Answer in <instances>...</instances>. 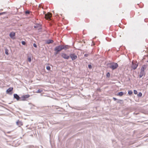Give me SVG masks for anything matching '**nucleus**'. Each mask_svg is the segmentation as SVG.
<instances>
[{
	"mask_svg": "<svg viewBox=\"0 0 148 148\" xmlns=\"http://www.w3.org/2000/svg\"><path fill=\"white\" fill-rule=\"evenodd\" d=\"M62 57L65 59H69V56L67 55L66 54L62 53L61 54Z\"/></svg>",
	"mask_w": 148,
	"mask_h": 148,
	"instance_id": "7",
	"label": "nucleus"
},
{
	"mask_svg": "<svg viewBox=\"0 0 148 148\" xmlns=\"http://www.w3.org/2000/svg\"><path fill=\"white\" fill-rule=\"evenodd\" d=\"M51 68L50 66H48L46 67V69L48 71H49L50 69Z\"/></svg>",
	"mask_w": 148,
	"mask_h": 148,
	"instance_id": "22",
	"label": "nucleus"
},
{
	"mask_svg": "<svg viewBox=\"0 0 148 148\" xmlns=\"http://www.w3.org/2000/svg\"><path fill=\"white\" fill-rule=\"evenodd\" d=\"M41 25L40 24H37L34 26V28H41Z\"/></svg>",
	"mask_w": 148,
	"mask_h": 148,
	"instance_id": "12",
	"label": "nucleus"
},
{
	"mask_svg": "<svg viewBox=\"0 0 148 148\" xmlns=\"http://www.w3.org/2000/svg\"><path fill=\"white\" fill-rule=\"evenodd\" d=\"M63 46L64 47V49H66L67 48H68V46H63Z\"/></svg>",
	"mask_w": 148,
	"mask_h": 148,
	"instance_id": "23",
	"label": "nucleus"
},
{
	"mask_svg": "<svg viewBox=\"0 0 148 148\" xmlns=\"http://www.w3.org/2000/svg\"><path fill=\"white\" fill-rule=\"evenodd\" d=\"M53 40H49L47 41L46 43L47 44H49L50 43H53Z\"/></svg>",
	"mask_w": 148,
	"mask_h": 148,
	"instance_id": "14",
	"label": "nucleus"
},
{
	"mask_svg": "<svg viewBox=\"0 0 148 148\" xmlns=\"http://www.w3.org/2000/svg\"><path fill=\"white\" fill-rule=\"evenodd\" d=\"M43 91V90H40L38 89V90H37L36 91V93H41Z\"/></svg>",
	"mask_w": 148,
	"mask_h": 148,
	"instance_id": "18",
	"label": "nucleus"
},
{
	"mask_svg": "<svg viewBox=\"0 0 148 148\" xmlns=\"http://www.w3.org/2000/svg\"><path fill=\"white\" fill-rule=\"evenodd\" d=\"M6 13V12H5L0 13V15L3 14H5Z\"/></svg>",
	"mask_w": 148,
	"mask_h": 148,
	"instance_id": "28",
	"label": "nucleus"
},
{
	"mask_svg": "<svg viewBox=\"0 0 148 148\" xmlns=\"http://www.w3.org/2000/svg\"><path fill=\"white\" fill-rule=\"evenodd\" d=\"M113 99H114V100H116L117 99L113 97Z\"/></svg>",
	"mask_w": 148,
	"mask_h": 148,
	"instance_id": "32",
	"label": "nucleus"
},
{
	"mask_svg": "<svg viewBox=\"0 0 148 148\" xmlns=\"http://www.w3.org/2000/svg\"><path fill=\"white\" fill-rule=\"evenodd\" d=\"M43 14H45V12L44 11H43Z\"/></svg>",
	"mask_w": 148,
	"mask_h": 148,
	"instance_id": "35",
	"label": "nucleus"
},
{
	"mask_svg": "<svg viewBox=\"0 0 148 148\" xmlns=\"http://www.w3.org/2000/svg\"><path fill=\"white\" fill-rule=\"evenodd\" d=\"M145 74V72L143 71H140L139 77L140 78H141Z\"/></svg>",
	"mask_w": 148,
	"mask_h": 148,
	"instance_id": "13",
	"label": "nucleus"
},
{
	"mask_svg": "<svg viewBox=\"0 0 148 148\" xmlns=\"http://www.w3.org/2000/svg\"><path fill=\"white\" fill-rule=\"evenodd\" d=\"M132 90H129L128 92V94L129 95H131L132 93Z\"/></svg>",
	"mask_w": 148,
	"mask_h": 148,
	"instance_id": "19",
	"label": "nucleus"
},
{
	"mask_svg": "<svg viewBox=\"0 0 148 148\" xmlns=\"http://www.w3.org/2000/svg\"><path fill=\"white\" fill-rule=\"evenodd\" d=\"M72 60H74L77 58V56L74 53H71L70 55L69 56Z\"/></svg>",
	"mask_w": 148,
	"mask_h": 148,
	"instance_id": "5",
	"label": "nucleus"
},
{
	"mask_svg": "<svg viewBox=\"0 0 148 148\" xmlns=\"http://www.w3.org/2000/svg\"><path fill=\"white\" fill-rule=\"evenodd\" d=\"M45 18L47 19V20L49 21H51V14L50 12H48L47 14H45Z\"/></svg>",
	"mask_w": 148,
	"mask_h": 148,
	"instance_id": "3",
	"label": "nucleus"
},
{
	"mask_svg": "<svg viewBox=\"0 0 148 148\" xmlns=\"http://www.w3.org/2000/svg\"><path fill=\"white\" fill-rule=\"evenodd\" d=\"M124 94V93L122 92H121L118 93V95L120 96H122Z\"/></svg>",
	"mask_w": 148,
	"mask_h": 148,
	"instance_id": "16",
	"label": "nucleus"
},
{
	"mask_svg": "<svg viewBox=\"0 0 148 148\" xmlns=\"http://www.w3.org/2000/svg\"><path fill=\"white\" fill-rule=\"evenodd\" d=\"M39 7H40V5H39Z\"/></svg>",
	"mask_w": 148,
	"mask_h": 148,
	"instance_id": "34",
	"label": "nucleus"
},
{
	"mask_svg": "<svg viewBox=\"0 0 148 148\" xmlns=\"http://www.w3.org/2000/svg\"><path fill=\"white\" fill-rule=\"evenodd\" d=\"M33 46L34 47H37V45H36L35 43H34L33 44Z\"/></svg>",
	"mask_w": 148,
	"mask_h": 148,
	"instance_id": "31",
	"label": "nucleus"
},
{
	"mask_svg": "<svg viewBox=\"0 0 148 148\" xmlns=\"http://www.w3.org/2000/svg\"><path fill=\"white\" fill-rule=\"evenodd\" d=\"M30 13V11L29 10H27L25 12V13L26 14H29Z\"/></svg>",
	"mask_w": 148,
	"mask_h": 148,
	"instance_id": "17",
	"label": "nucleus"
},
{
	"mask_svg": "<svg viewBox=\"0 0 148 148\" xmlns=\"http://www.w3.org/2000/svg\"><path fill=\"white\" fill-rule=\"evenodd\" d=\"M5 53L6 55H8V50L7 49H5Z\"/></svg>",
	"mask_w": 148,
	"mask_h": 148,
	"instance_id": "15",
	"label": "nucleus"
},
{
	"mask_svg": "<svg viewBox=\"0 0 148 148\" xmlns=\"http://www.w3.org/2000/svg\"><path fill=\"white\" fill-rule=\"evenodd\" d=\"M88 68L89 69H91V68H92V66L91 65L89 64L88 65Z\"/></svg>",
	"mask_w": 148,
	"mask_h": 148,
	"instance_id": "30",
	"label": "nucleus"
},
{
	"mask_svg": "<svg viewBox=\"0 0 148 148\" xmlns=\"http://www.w3.org/2000/svg\"><path fill=\"white\" fill-rule=\"evenodd\" d=\"M110 74L109 72H108L106 74V76L107 77H110Z\"/></svg>",
	"mask_w": 148,
	"mask_h": 148,
	"instance_id": "20",
	"label": "nucleus"
},
{
	"mask_svg": "<svg viewBox=\"0 0 148 148\" xmlns=\"http://www.w3.org/2000/svg\"><path fill=\"white\" fill-rule=\"evenodd\" d=\"M14 97L17 100H18L19 99H20V98L19 96L16 94H14Z\"/></svg>",
	"mask_w": 148,
	"mask_h": 148,
	"instance_id": "9",
	"label": "nucleus"
},
{
	"mask_svg": "<svg viewBox=\"0 0 148 148\" xmlns=\"http://www.w3.org/2000/svg\"><path fill=\"white\" fill-rule=\"evenodd\" d=\"M28 61L29 62H30L31 61V58L29 57L28 58Z\"/></svg>",
	"mask_w": 148,
	"mask_h": 148,
	"instance_id": "25",
	"label": "nucleus"
},
{
	"mask_svg": "<svg viewBox=\"0 0 148 148\" xmlns=\"http://www.w3.org/2000/svg\"><path fill=\"white\" fill-rule=\"evenodd\" d=\"M138 66L137 62L133 61L132 62V68L134 69H135Z\"/></svg>",
	"mask_w": 148,
	"mask_h": 148,
	"instance_id": "4",
	"label": "nucleus"
},
{
	"mask_svg": "<svg viewBox=\"0 0 148 148\" xmlns=\"http://www.w3.org/2000/svg\"><path fill=\"white\" fill-rule=\"evenodd\" d=\"M142 93L140 92L138 93V96H139V97H141L142 96Z\"/></svg>",
	"mask_w": 148,
	"mask_h": 148,
	"instance_id": "24",
	"label": "nucleus"
},
{
	"mask_svg": "<svg viewBox=\"0 0 148 148\" xmlns=\"http://www.w3.org/2000/svg\"><path fill=\"white\" fill-rule=\"evenodd\" d=\"M13 88L12 87H10L8 89L6 90V93H8L10 92H11L13 90Z\"/></svg>",
	"mask_w": 148,
	"mask_h": 148,
	"instance_id": "11",
	"label": "nucleus"
},
{
	"mask_svg": "<svg viewBox=\"0 0 148 148\" xmlns=\"http://www.w3.org/2000/svg\"><path fill=\"white\" fill-rule=\"evenodd\" d=\"M64 48V47L62 45H60L56 47L54 49V50L56 51V52L55 53V55H56L59 52H60Z\"/></svg>",
	"mask_w": 148,
	"mask_h": 148,
	"instance_id": "1",
	"label": "nucleus"
},
{
	"mask_svg": "<svg viewBox=\"0 0 148 148\" xmlns=\"http://www.w3.org/2000/svg\"><path fill=\"white\" fill-rule=\"evenodd\" d=\"M118 66V65L117 63H112L110 64L109 68L114 70L116 69Z\"/></svg>",
	"mask_w": 148,
	"mask_h": 148,
	"instance_id": "2",
	"label": "nucleus"
},
{
	"mask_svg": "<svg viewBox=\"0 0 148 148\" xmlns=\"http://www.w3.org/2000/svg\"><path fill=\"white\" fill-rule=\"evenodd\" d=\"M21 43L23 45H25V42L24 41H22Z\"/></svg>",
	"mask_w": 148,
	"mask_h": 148,
	"instance_id": "27",
	"label": "nucleus"
},
{
	"mask_svg": "<svg viewBox=\"0 0 148 148\" xmlns=\"http://www.w3.org/2000/svg\"><path fill=\"white\" fill-rule=\"evenodd\" d=\"M49 25H50V26H51V24L50 23H49Z\"/></svg>",
	"mask_w": 148,
	"mask_h": 148,
	"instance_id": "33",
	"label": "nucleus"
},
{
	"mask_svg": "<svg viewBox=\"0 0 148 148\" xmlns=\"http://www.w3.org/2000/svg\"><path fill=\"white\" fill-rule=\"evenodd\" d=\"M29 96V95L28 94L23 95L20 98V100H25L27 98H28Z\"/></svg>",
	"mask_w": 148,
	"mask_h": 148,
	"instance_id": "6",
	"label": "nucleus"
},
{
	"mask_svg": "<svg viewBox=\"0 0 148 148\" xmlns=\"http://www.w3.org/2000/svg\"><path fill=\"white\" fill-rule=\"evenodd\" d=\"M144 69H145L144 67H142L141 68L140 71L144 72Z\"/></svg>",
	"mask_w": 148,
	"mask_h": 148,
	"instance_id": "21",
	"label": "nucleus"
},
{
	"mask_svg": "<svg viewBox=\"0 0 148 148\" xmlns=\"http://www.w3.org/2000/svg\"><path fill=\"white\" fill-rule=\"evenodd\" d=\"M89 55V54H84V56L85 57H87Z\"/></svg>",
	"mask_w": 148,
	"mask_h": 148,
	"instance_id": "29",
	"label": "nucleus"
},
{
	"mask_svg": "<svg viewBox=\"0 0 148 148\" xmlns=\"http://www.w3.org/2000/svg\"><path fill=\"white\" fill-rule=\"evenodd\" d=\"M147 62H148V60L147 61Z\"/></svg>",
	"mask_w": 148,
	"mask_h": 148,
	"instance_id": "37",
	"label": "nucleus"
},
{
	"mask_svg": "<svg viewBox=\"0 0 148 148\" xmlns=\"http://www.w3.org/2000/svg\"><path fill=\"white\" fill-rule=\"evenodd\" d=\"M134 93L135 94H137V91L136 90H134Z\"/></svg>",
	"mask_w": 148,
	"mask_h": 148,
	"instance_id": "26",
	"label": "nucleus"
},
{
	"mask_svg": "<svg viewBox=\"0 0 148 148\" xmlns=\"http://www.w3.org/2000/svg\"><path fill=\"white\" fill-rule=\"evenodd\" d=\"M66 28H68V27H66Z\"/></svg>",
	"mask_w": 148,
	"mask_h": 148,
	"instance_id": "36",
	"label": "nucleus"
},
{
	"mask_svg": "<svg viewBox=\"0 0 148 148\" xmlns=\"http://www.w3.org/2000/svg\"><path fill=\"white\" fill-rule=\"evenodd\" d=\"M16 124L19 126H21L23 125L22 122L21 121H19V120H18L16 122Z\"/></svg>",
	"mask_w": 148,
	"mask_h": 148,
	"instance_id": "10",
	"label": "nucleus"
},
{
	"mask_svg": "<svg viewBox=\"0 0 148 148\" xmlns=\"http://www.w3.org/2000/svg\"><path fill=\"white\" fill-rule=\"evenodd\" d=\"M15 32H11L10 34V36L11 38L12 39H14V36H15Z\"/></svg>",
	"mask_w": 148,
	"mask_h": 148,
	"instance_id": "8",
	"label": "nucleus"
}]
</instances>
